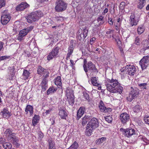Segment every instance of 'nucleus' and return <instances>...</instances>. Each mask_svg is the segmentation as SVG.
Here are the masks:
<instances>
[{
    "instance_id": "7ed1b4c3",
    "label": "nucleus",
    "mask_w": 149,
    "mask_h": 149,
    "mask_svg": "<svg viewBox=\"0 0 149 149\" xmlns=\"http://www.w3.org/2000/svg\"><path fill=\"white\" fill-rule=\"evenodd\" d=\"M43 16V13L40 11H37L31 13L26 17L27 22L31 23L38 20L39 17Z\"/></svg>"
},
{
    "instance_id": "69168bd1",
    "label": "nucleus",
    "mask_w": 149,
    "mask_h": 149,
    "mask_svg": "<svg viewBox=\"0 0 149 149\" xmlns=\"http://www.w3.org/2000/svg\"><path fill=\"white\" fill-rule=\"evenodd\" d=\"M70 62L71 63V65H70L71 66V67L73 66L74 65V61L73 60L71 59L70 60Z\"/></svg>"
},
{
    "instance_id": "a878e982",
    "label": "nucleus",
    "mask_w": 149,
    "mask_h": 149,
    "mask_svg": "<svg viewBox=\"0 0 149 149\" xmlns=\"http://www.w3.org/2000/svg\"><path fill=\"white\" fill-rule=\"evenodd\" d=\"M39 119L40 117L38 115H35L32 119L33 125L35 126L38 122Z\"/></svg>"
},
{
    "instance_id": "052dcab7",
    "label": "nucleus",
    "mask_w": 149,
    "mask_h": 149,
    "mask_svg": "<svg viewBox=\"0 0 149 149\" xmlns=\"http://www.w3.org/2000/svg\"><path fill=\"white\" fill-rule=\"evenodd\" d=\"M108 22L109 23V24L111 25H113V22L112 21V19L111 18H109V20Z\"/></svg>"
},
{
    "instance_id": "6e6552de",
    "label": "nucleus",
    "mask_w": 149,
    "mask_h": 149,
    "mask_svg": "<svg viewBox=\"0 0 149 149\" xmlns=\"http://www.w3.org/2000/svg\"><path fill=\"white\" fill-rule=\"evenodd\" d=\"M88 71L90 73L91 76H95L98 72V70L95 65L91 61L88 62Z\"/></svg>"
},
{
    "instance_id": "c9c22d12",
    "label": "nucleus",
    "mask_w": 149,
    "mask_h": 149,
    "mask_svg": "<svg viewBox=\"0 0 149 149\" xmlns=\"http://www.w3.org/2000/svg\"><path fill=\"white\" fill-rule=\"evenodd\" d=\"M147 85V83H143L139 84L138 86L139 88L141 89V90L146 89V86Z\"/></svg>"
},
{
    "instance_id": "f3484780",
    "label": "nucleus",
    "mask_w": 149,
    "mask_h": 149,
    "mask_svg": "<svg viewBox=\"0 0 149 149\" xmlns=\"http://www.w3.org/2000/svg\"><path fill=\"white\" fill-rule=\"evenodd\" d=\"M2 116L4 118H9L11 116V112L9 111L7 108H4L1 111Z\"/></svg>"
},
{
    "instance_id": "4d7b16f0",
    "label": "nucleus",
    "mask_w": 149,
    "mask_h": 149,
    "mask_svg": "<svg viewBox=\"0 0 149 149\" xmlns=\"http://www.w3.org/2000/svg\"><path fill=\"white\" fill-rule=\"evenodd\" d=\"M38 135L39 137L41 139L43 138L44 136V134L41 132H40L38 134Z\"/></svg>"
},
{
    "instance_id": "412c9836",
    "label": "nucleus",
    "mask_w": 149,
    "mask_h": 149,
    "mask_svg": "<svg viewBox=\"0 0 149 149\" xmlns=\"http://www.w3.org/2000/svg\"><path fill=\"white\" fill-rule=\"evenodd\" d=\"M47 79L45 78H43L40 84L42 91H45L46 90L47 87Z\"/></svg>"
},
{
    "instance_id": "4468645a",
    "label": "nucleus",
    "mask_w": 149,
    "mask_h": 149,
    "mask_svg": "<svg viewBox=\"0 0 149 149\" xmlns=\"http://www.w3.org/2000/svg\"><path fill=\"white\" fill-rule=\"evenodd\" d=\"M80 30L78 31L77 33V38L78 40L79 41H81L84 39L87 36L88 30L86 29H84L83 31Z\"/></svg>"
},
{
    "instance_id": "aec40b11",
    "label": "nucleus",
    "mask_w": 149,
    "mask_h": 149,
    "mask_svg": "<svg viewBox=\"0 0 149 149\" xmlns=\"http://www.w3.org/2000/svg\"><path fill=\"white\" fill-rule=\"evenodd\" d=\"M4 134L7 137L10 139L11 137L12 136H14V135H16V134L14 133H13L12 132V130L10 129H8L4 132Z\"/></svg>"
},
{
    "instance_id": "a19ab883",
    "label": "nucleus",
    "mask_w": 149,
    "mask_h": 149,
    "mask_svg": "<svg viewBox=\"0 0 149 149\" xmlns=\"http://www.w3.org/2000/svg\"><path fill=\"white\" fill-rule=\"evenodd\" d=\"M141 42V39L138 37H136L134 43L137 45H140Z\"/></svg>"
},
{
    "instance_id": "f704fd0d",
    "label": "nucleus",
    "mask_w": 149,
    "mask_h": 149,
    "mask_svg": "<svg viewBox=\"0 0 149 149\" xmlns=\"http://www.w3.org/2000/svg\"><path fill=\"white\" fill-rule=\"evenodd\" d=\"M78 147V143L75 141L68 149H77Z\"/></svg>"
},
{
    "instance_id": "1a4fd4ad",
    "label": "nucleus",
    "mask_w": 149,
    "mask_h": 149,
    "mask_svg": "<svg viewBox=\"0 0 149 149\" xmlns=\"http://www.w3.org/2000/svg\"><path fill=\"white\" fill-rule=\"evenodd\" d=\"M131 89L129 96L127 98V100L130 102L131 101L135 98L137 97L139 94L138 88H133L131 87Z\"/></svg>"
},
{
    "instance_id": "e2e57ef3",
    "label": "nucleus",
    "mask_w": 149,
    "mask_h": 149,
    "mask_svg": "<svg viewBox=\"0 0 149 149\" xmlns=\"http://www.w3.org/2000/svg\"><path fill=\"white\" fill-rule=\"evenodd\" d=\"M125 3L124 2H122L120 4V7H121L122 8L124 7V6H125Z\"/></svg>"
},
{
    "instance_id": "09e8293b",
    "label": "nucleus",
    "mask_w": 149,
    "mask_h": 149,
    "mask_svg": "<svg viewBox=\"0 0 149 149\" xmlns=\"http://www.w3.org/2000/svg\"><path fill=\"white\" fill-rule=\"evenodd\" d=\"M54 19H55L58 22L59 21H63V17H58L57 16L55 17H54Z\"/></svg>"
},
{
    "instance_id": "8fccbe9b",
    "label": "nucleus",
    "mask_w": 149,
    "mask_h": 149,
    "mask_svg": "<svg viewBox=\"0 0 149 149\" xmlns=\"http://www.w3.org/2000/svg\"><path fill=\"white\" fill-rule=\"evenodd\" d=\"M102 137L99 138L96 141V143L97 144H99L102 143Z\"/></svg>"
},
{
    "instance_id": "37998d69",
    "label": "nucleus",
    "mask_w": 149,
    "mask_h": 149,
    "mask_svg": "<svg viewBox=\"0 0 149 149\" xmlns=\"http://www.w3.org/2000/svg\"><path fill=\"white\" fill-rule=\"evenodd\" d=\"M138 32L139 34H142L144 31V29L143 27L142 26H139L138 29Z\"/></svg>"
},
{
    "instance_id": "ddd939ff",
    "label": "nucleus",
    "mask_w": 149,
    "mask_h": 149,
    "mask_svg": "<svg viewBox=\"0 0 149 149\" xmlns=\"http://www.w3.org/2000/svg\"><path fill=\"white\" fill-rule=\"evenodd\" d=\"M139 64L142 70L146 68L149 65V56H144L140 61Z\"/></svg>"
},
{
    "instance_id": "c85d7f7f",
    "label": "nucleus",
    "mask_w": 149,
    "mask_h": 149,
    "mask_svg": "<svg viewBox=\"0 0 149 149\" xmlns=\"http://www.w3.org/2000/svg\"><path fill=\"white\" fill-rule=\"evenodd\" d=\"M139 1L137 5L138 8L142 9L146 4V0H139Z\"/></svg>"
},
{
    "instance_id": "5701e85b",
    "label": "nucleus",
    "mask_w": 149,
    "mask_h": 149,
    "mask_svg": "<svg viewBox=\"0 0 149 149\" xmlns=\"http://www.w3.org/2000/svg\"><path fill=\"white\" fill-rule=\"evenodd\" d=\"M103 50H105L104 52V55H103V57L104 60H107L109 59V56L108 55V51L109 49V48L108 47H105V46H103Z\"/></svg>"
},
{
    "instance_id": "9d476101",
    "label": "nucleus",
    "mask_w": 149,
    "mask_h": 149,
    "mask_svg": "<svg viewBox=\"0 0 149 149\" xmlns=\"http://www.w3.org/2000/svg\"><path fill=\"white\" fill-rule=\"evenodd\" d=\"M120 131L125 136L129 138L135 134L134 130L132 128L124 129L120 128Z\"/></svg>"
},
{
    "instance_id": "423d86ee",
    "label": "nucleus",
    "mask_w": 149,
    "mask_h": 149,
    "mask_svg": "<svg viewBox=\"0 0 149 149\" xmlns=\"http://www.w3.org/2000/svg\"><path fill=\"white\" fill-rule=\"evenodd\" d=\"M33 26H31L29 27L22 29L19 32L17 39L19 41H22L27 34L33 29Z\"/></svg>"
},
{
    "instance_id": "0eeeda50",
    "label": "nucleus",
    "mask_w": 149,
    "mask_h": 149,
    "mask_svg": "<svg viewBox=\"0 0 149 149\" xmlns=\"http://www.w3.org/2000/svg\"><path fill=\"white\" fill-rule=\"evenodd\" d=\"M66 93L69 104L70 105L72 106L74 101L73 91L70 88H68L66 91Z\"/></svg>"
},
{
    "instance_id": "7c9ffc66",
    "label": "nucleus",
    "mask_w": 149,
    "mask_h": 149,
    "mask_svg": "<svg viewBox=\"0 0 149 149\" xmlns=\"http://www.w3.org/2000/svg\"><path fill=\"white\" fill-rule=\"evenodd\" d=\"M54 83L57 86H61L62 82L60 76H58L55 79Z\"/></svg>"
},
{
    "instance_id": "ea45409f",
    "label": "nucleus",
    "mask_w": 149,
    "mask_h": 149,
    "mask_svg": "<svg viewBox=\"0 0 149 149\" xmlns=\"http://www.w3.org/2000/svg\"><path fill=\"white\" fill-rule=\"evenodd\" d=\"M113 32L114 30H113L109 29L106 33V34L108 35H107V36L109 38H111V35L113 34Z\"/></svg>"
},
{
    "instance_id": "20e7f679",
    "label": "nucleus",
    "mask_w": 149,
    "mask_h": 149,
    "mask_svg": "<svg viewBox=\"0 0 149 149\" xmlns=\"http://www.w3.org/2000/svg\"><path fill=\"white\" fill-rule=\"evenodd\" d=\"M67 7V4L63 0H57L55 2V10L58 12H61L65 10Z\"/></svg>"
},
{
    "instance_id": "dca6fc26",
    "label": "nucleus",
    "mask_w": 149,
    "mask_h": 149,
    "mask_svg": "<svg viewBox=\"0 0 149 149\" xmlns=\"http://www.w3.org/2000/svg\"><path fill=\"white\" fill-rule=\"evenodd\" d=\"M29 7V5L26 2H22L16 6L15 9L17 11H21Z\"/></svg>"
},
{
    "instance_id": "2eb2a0df",
    "label": "nucleus",
    "mask_w": 149,
    "mask_h": 149,
    "mask_svg": "<svg viewBox=\"0 0 149 149\" xmlns=\"http://www.w3.org/2000/svg\"><path fill=\"white\" fill-rule=\"evenodd\" d=\"M125 69L128 74L130 75H133L136 72V68L134 66L128 65L125 67Z\"/></svg>"
},
{
    "instance_id": "b1692460",
    "label": "nucleus",
    "mask_w": 149,
    "mask_h": 149,
    "mask_svg": "<svg viewBox=\"0 0 149 149\" xmlns=\"http://www.w3.org/2000/svg\"><path fill=\"white\" fill-rule=\"evenodd\" d=\"M73 47L72 44L68 48V53L67 54L66 59H68L70 58V56L73 52Z\"/></svg>"
},
{
    "instance_id": "f257e3e1",
    "label": "nucleus",
    "mask_w": 149,
    "mask_h": 149,
    "mask_svg": "<svg viewBox=\"0 0 149 149\" xmlns=\"http://www.w3.org/2000/svg\"><path fill=\"white\" fill-rule=\"evenodd\" d=\"M105 84L107 89L112 93H120L122 91L123 87L116 79H107L105 81Z\"/></svg>"
},
{
    "instance_id": "864d4df0",
    "label": "nucleus",
    "mask_w": 149,
    "mask_h": 149,
    "mask_svg": "<svg viewBox=\"0 0 149 149\" xmlns=\"http://www.w3.org/2000/svg\"><path fill=\"white\" fill-rule=\"evenodd\" d=\"M9 57V56H0V61H1L5 59L8 58Z\"/></svg>"
},
{
    "instance_id": "49530a36",
    "label": "nucleus",
    "mask_w": 149,
    "mask_h": 149,
    "mask_svg": "<svg viewBox=\"0 0 149 149\" xmlns=\"http://www.w3.org/2000/svg\"><path fill=\"white\" fill-rule=\"evenodd\" d=\"M6 5L5 0H0V8Z\"/></svg>"
},
{
    "instance_id": "473e14b6",
    "label": "nucleus",
    "mask_w": 149,
    "mask_h": 149,
    "mask_svg": "<svg viewBox=\"0 0 149 149\" xmlns=\"http://www.w3.org/2000/svg\"><path fill=\"white\" fill-rule=\"evenodd\" d=\"M46 70L42 68L41 66H39L37 69V73L39 74H45Z\"/></svg>"
},
{
    "instance_id": "de8ad7c7",
    "label": "nucleus",
    "mask_w": 149,
    "mask_h": 149,
    "mask_svg": "<svg viewBox=\"0 0 149 149\" xmlns=\"http://www.w3.org/2000/svg\"><path fill=\"white\" fill-rule=\"evenodd\" d=\"M140 106L139 105H136L134 107V111L137 112L138 111L140 110Z\"/></svg>"
},
{
    "instance_id": "f8f14e48",
    "label": "nucleus",
    "mask_w": 149,
    "mask_h": 149,
    "mask_svg": "<svg viewBox=\"0 0 149 149\" xmlns=\"http://www.w3.org/2000/svg\"><path fill=\"white\" fill-rule=\"evenodd\" d=\"M122 123L124 124H126L130 120V115L126 113H122L120 115L119 118Z\"/></svg>"
},
{
    "instance_id": "58836bf2",
    "label": "nucleus",
    "mask_w": 149,
    "mask_h": 149,
    "mask_svg": "<svg viewBox=\"0 0 149 149\" xmlns=\"http://www.w3.org/2000/svg\"><path fill=\"white\" fill-rule=\"evenodd\" d=\"M106 121L109 123H111L112 120V118L110 116H107L104 117Z\"/></svg>"
},
{
    "instance_id": "6e6d98bb",
    "label": "nucleus",
    "mask_w": 149,
    "mask_h": 149,
    "mask_svg": "<svg viewBox=\"0 0 149 149\" xmlns=\"http://www.w3.org/2000/svg\"><path fill=\"white\" fill-rule=\"evenodd\" d=\"M99 107L100 111H102V100H101L100 102Z\"/></svg>"
},
{
    "instance_id": "9b49d317",
    "label": "nucleus",
    "mask_w": 149,
    "mask_h": 149,
    "mask_svg": "<svg viewBox=\"0 0 149 149\" xmlns=\"http://www.w3.org/2000/svg\"><path fill=\"white\" fill-rule=\"evenodd\" d=\"M59 48L58 46H55L52 49V51L47 56V59L49 61L54 58L57 57L59 52Z\"/></svg>"
},
{
    "instance_id": "3c124183",
    "label": "nucleus",
    "mask_w": 149,
    "mask_h": 149,
    "mask_svg": "<svg viewBox=\"0 0 149 149\" xmlns=\"http://www.w3.org/2000/svg\"><path fill=\"white\" fill-rule=\"evenodd\" d=\"M145 122L149 125V116H145L144 118Z\"/></svg>"
},
{
    "instance_id": "13d9d810",
    "label": "nucleus",
    "mask_w": 149,
    "mask_h": 149,
    "mask_svg": "<svg viewBox=\"0 0 149 149\" xmlns=\"http://www.w3.org/2000/svg\"><path fill=\"white\" fill-rule=\"evenodd\" d=\"M46 73V75H44L43 76L44 77V78H45L47 79V78L49 74V73L48 72H47L46 71L45 72V73Z\"/></svg>"
},
{
    "instance_id": "603ef678",
    "label": "nucleus",
    "mask_w": 149,
    "mask_h": 149,
    "mask_svg": "<svg viewBox=\"0 0 149 149\" xmlns=\"http://www.w3.org/2000/svg\"><path fill=\"white\" fill-rule=\"evenodd\" d=\"M6 141V139L4 138H0V144H3Z\"/></svg>"
},
{
    "instance_id": "393cba45",
    "label": "nucleus",
    "mask_w": 149,
    "mask_h": 149,
    "mask_svg": "<svg viewBox=\"0 0 149 149\" xmlns=\"http://www.w3.org/2000/svg\"><path fill=\"white\" fill-rule=\"evenodd\" d=\"M30 73L29 71L26 70H24L22 76V79L24 80H26L28 78Z\"/></svg>"
},
{
    "instance_id": "e433bc0d",
    "label": "nucleus",
    "mask_w": 149,
    "mask_h": 149,
    "mask_svg": "<svg viewBox=\"0 0 149 149\" xmlns=\"http://www.w3.org/2000/svg\"><path fill=\"white\" fill-rule=\"evenodd\" d=\"M10 139L11 141L12 142V143L13 144L16 142H19V140L17 137L16 136V135H14V136H12L10 138Z\"/></svg>"
},
{
    "instance_id": "cd10ccee",
    "label": "nucleus",
    "mask_w": 149,
    "mask_h": 149,
    "mask_svg": "<svg viewBox=\"0 0 149 149\" xmlns=\"http://www.w3.org/2000/svg\"><path fill=\"white\" fill-rule=\"evenodd\" d=\"M91 77V79L92 84L94 86H99V84L97 83V78L95 77H93L94 76H92Z\"/></svg>"
},
{
    "instance_id": "774afa93",
    "label": "nucleus",
    "mask_w": 149,
    "mask_h": 149,
    "mask_svg": "<svg viewBox=\"0 0 149 149\" xmlns=\"http://www.w3.org/2000/svg\"><path fill=\"white\" fill-rule=\"evenodd\" d=\"M116 41L117 42L118 45H119V44H121V41H120V40L118 39L117 40L116 39Z\"/></svg>"
},
{
    "instance_id": "2f4dec72",
    "label": "nucleus",
    "mask_w": 149,
    "mask_h": 149,
    "mask_svg": "<svg viewBox=\"0 0 149 149\" xmlns=\"http://www.w3.org/2000/svg\"><path fill=\"white\" fill-rule=\"evenodd\" d=\"M57 89V88H54L53 86L50 87L49 88L47 91V94L49 95L50 94L54 93L56 91Z\"/></svg>"
},
{
    "instance_id": "39448f33",
    "label": "nucleus",
    "mask_w": 149,
    "mask_h": 149,
    "mask_svg": "<svg viewBox=\"0 0 149 149\" xmlns=\"http://www.w3.org/2000/svg\"><path fill=\"white\" fill-rule=\"evenodd\" d=\"M11 17L7 10H3L1 13V22L3 25L6 24L10 21Z\"/></svg>"
},
{
    "instance_id": "79ce46f5",
    "label": "nucleus",
    "mask_w": 149,
    "mask_h": 149,
    "mask_svg": "<svg viewBox=\"0 0 149 149\" xmlns=\"http://www.w3.org/2000/svg\"><path fill=\"white\" fill-rule=\"evenodd\" d=\"M48 149L55 148L54 145L52 140H49L48 141Z\"/></svg>"
},
{
    "instance_id": "5fc2aeb1",
    "label": "nucleus",
    "mask_w": 149,
    "mask_h": 149,
    "mask_svg": "<svg viewBox=\"0 0 149 149\" xmlns=\"http://www.w3.org/2000/svg\"><path fill=\"white\" fill-rule=\"evenodd\" d=\"M96 38L93 37L91 38L90 41V44L91 45H92L95 42Z\"/></svg>"
},
{
    "instance_id": "a211bd4d",
    "label": "nucleus",
    "mask_w": 149,
    "mask_h": 149,
    "mask_svg": "<svg viewBox=\"0 0 149 149\" xmlns=\"http://www.w3.org/2000/svg\"><path fill=\"white\" fill-rule=\"evenodd\" d=\"M85 111V107H81L78 110L77 114V119L78 120L83 115Z\"/></svg>"
},
{
    "instance_id": "0e129e2a",
    "label": "nucleus",
    "mask_w": 149,
    "mask_h": 149,
    "mask_svg": "<svg viewBox=\"0 0 149 149\" xmlns=\"http://www.w3.org/2000/svg\"><path fill=\"white\" fill-rule=\"evenodd\" d=\"M18 142H16L14 143V144H13L14 145H15V146H16V148L19 147L20 146V144L19 143H18Z\"/></svg>"
},
{
    "instance_id": "f03ea898",
    "label": "nucleus",
    "mask_w": 149,
    "mask_h": 149,
    "mask_svg": "<svg viewBox=\"0 0 149 149\" xmlns=\"http://www.w3.org/2000/svg\"><path fill=\"white\" fill-rule=\"evenodd\" d=\"M99 123L97 118H93L91 119L87 125L85 132L86 135L88 136H90L93 130L97 127Z\"/></svg>"
},
{
    "instance_id": "bf43d9fd",
    "label": "nucleus",
    "mask_w": 149,
    "mask_h": 149,
    "mask_svg": "<svg viewBox=\"0 0 149 149\" xmlns=\"http://www.w3.org/2000/svg\"><path fill=\"white\" fill-rule=\"evenodd\" d=\"M4 43L1 41H0V51H1L3 47Z\"/></svg>"
},
{
    "instance_id": "c756f323",
    "label": "nucleus",
    "mask_w": 149,
    "mask_h": 149,
    "mask_svg": "<svg viewBox=\"0 0 149 149\" xmlns=\"http://www.w3.org/2000/svg\"><path fill=\"white\" fill-rule=\"evenodd\" d=\"M91 117L88 116H85L82 119V125L84 126L85 125L87 122L90 119Z\"/></svg>"
},
{
    "instance_id": "c03bdc74",
    "label": "nucleus",
    "mask_w": 149,
    "mask_h": 149,
    "mask_svg": "<svg viewBox=\"0 0 149 149\" xmlns=\"http://www.w3.org/2000/svg\"><path fill=\"white\" fill-rule=\"evenodd\" d=\"M84 64L83 65V67L84 68V70L85 72L86 73L88 72V69L87 68L86 66V63H87V61L86 59H84Z\"/></svg>"
},
{
    "instance_id": "72a5a7b5",
    "label": "nucleus",
    "mask_w": 149,
    "mask_h": 149,
    "mask_svg": "<svg viewBox=\"0 0 149 149\" xmlns=\"http://www.w3.org/2000/svg\"><path fill=\"white\" fill-rule=\"evenodd\" d=\"M3 147L6 149H10L12 147V145L9 142H5L2 145Z\"/></svg>"
},
{
    "instance_id": "4c0bfd02",
    "label": "nucleus",
    "mask_w": 149,
    "mask_h": 149,
    "mask_svg": "<svg viewBox=\"0 0 149 149\" xmlns=\"http://www.w3.org/2000/svg\"><path fill=\"white\" fill-rule=\"evenodd\" d=\"M104 105L103 104V113L110 112L111 111V109L109 108H106V107L104 106Z\"/></svg>"
},
{
    "instance_id": "338daca9",
    "label": "nucleus",
    "mask_w": 149,
    "mask_h": 149,
    "mask_svg": "<svg viewBox=\"0 0 149 149\" xmlns=\"http://www.w3.org/2000/svg\"><path fill=\"white\" fill-rule=\"evenodd\" d=\"M51 109H48L47 110H46V112L45 113H46L47 115V114H49L50 112H51Z\"/></svg>"
},
{
    "instance_id": "680f3d73",
    "label": "nucleus",
    "mask_w": 149,
    "mask_h": 149,
    "mask_svg": "<svg viewBox=\"0 0 149 149\" xmlns=\"http://www.w3.org/2000/svg\"><path fill=\"white\" fill-rule=\"evenodd\" d=\"M102 20V16H100L97 19V21L99 22L100 21H101Z\"/></svg>"
},
{
    "instance_id": "6ab92c4d",
    "label": "nucleus",
    "mask_w": 149,
    "mask_h": 149,
    "mask_svg": "<svg viewBox=\"0 0 149 149\" xmlns=\"http://www.w3.org/2000/svg\"><path fill=\"white\" fill-rule=\"evenodd\" d=\"M59 115L61 119H66L67 116V113L66 111L61 108H60L59 109Z\"/></svg>"
},
{
    "instance_id": "4be33fe9",
    "label": "nucleus",
    "mask_w": 149,
    "mask_h": 149,
    "mask_svg": "<svg viewBox=\"0 0 149 149\" xmlns=\"http://www.w3.org/2000/svg\"><path fill=\"white\" fill-rule=\"evenodd\" d=\"M130 25L132 26L134 25H136L137 24L138 21L135 18V16L134 15H132L130 16Z\"/></svg>"
},
{
    "instance_id": "a18cd8bd",
    "label": "nucleus",
    "mask_w": 149,
    "mask_h": 149,
    "mask_svg": "<svg viewBox=\"0 0 149 149\" xmlns=\"http://www.w3.org/2000/svg\"><path fill=\"white\" fill-rule=\"evenodd\" d=\"M83 95L85 97L88 101H89V97L88 94L86 92H84Z\"/></svg>"
},
{
    "instance_id": "bb28decb",
    "label": "nucleus",
    "mask_w": 149,
    "mask_h": 149,
    "mask_svg": "<svg viewBox=\"0 0 149 149\" xmlns=\"http://www.w3.org/2000/svg\"><path fill=\"white\" fill-rule=\"evenodd\" d=\"M33 108L32 106L30 105H27L25 109V111L26 112V114L28 113V112L29 111L30 113V115H32L33 113Z\"/></svg>"
}]
</instances>
